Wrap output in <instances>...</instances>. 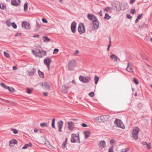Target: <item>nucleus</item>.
I'll return each mask as SVG.
<instances>
[{
    "label": "nucleus",
    "instance_id": "1",
    "mask_svg": "<svg viewBox=\"0 0 152 152\" xmlns=\"http://www.w3.org/2000/svg\"><path fill=\"white\" fill-rule=\"evenodd\" d=\"M139 131L140 129L137 127H135L133 129L132 132V137L136 140L138 139V134Z\"/></svg>",
    "mask_w": 152,
    "mask_h": 152
},
{
    "label": "nucleus",
    "instance_id": "2",
    "mask_svg": "<svg viewBox=\"0 0 152 152\" xmlns=\"http://www.w3.org/2000/svg\"><path fill=\"white\" fill-rule=\"evenodd\" d=\"M71 142L73 143L77 142L78 143H80L79 135H77L76 134L73 133L72 134L71 137Z\"/></svg>",
    "mask_w": 152,
    "mask_h": 152
},
{
    "label": "nucleus",
    "instance_id": "3",
    "mask_svg": "<svg viewBox=\"0 0 152 152\" xmlns=\"http://www.w3.org/2000/svg\"><path fill=\"white\" fill-rule=\"evenodd\" d=\"M79 79L81 82L85 83H88L91 79V77L89 76L84 77L81 75L79 77Z\"/></svg>",
    "mask_w": 152,
    "mask_h": 152
},
{
    "label": "nucleus",
    "instance_id": "4",
    "mask_svg": "<svg viewBox=\"0 0 152 152\" xmlns=\"http://www.w3.org/2000/svg\"><path fill=\"white\" fill-rule=\"evenodd\" d=\"M115 126L118 127L123 129L125 128V126L121 121L120 119L116 118L114 122Z\"/></svg>",
    "mask_w": 152,
    "mask_h": 152
},
{
    "label": "nucleus",
    "instance_id": "5",
    "mask_svg": "<svg viewBox=\"0 0 152 152\" xmlns=\"http://www.w3.org/2000/svg\"><path fill=\"white\" fill-rule=\"evenodd\" d=\"M78 31L80 34H83L85 32V26L84 24L83 23H80L79 24L78 27L77 28Z\"/></svg>",
    "mask_w": 152,
    "mask_h": 152
},
{
    "label": "nucleus",
    "instance_id": "6",
    "mask_svg": "<svg viewBox=\"0 0 152 152\" xmlns=\"http://www.w3.org/2000/svg\"><path fill=\"white\" fill-rule=\"evenodd\" d=\"M76 64V62L75 60H72L70 61L68 64V68L70 70H73Z\"/></svg>",
    "mask_w": 152,
    "mask_h": 152
},
{
    "label": "nucleus",
    "instance_id": "7",
    "mask_svg": "<svg viewBox=\"0 0 152 152\" xmlns=\"http://www.w3.org/2000/svg\"><path fill=\"white\" fill-rule=\"evenodd\" d=\"M107 115H102L99 117H96L94 119V120L97 122H104L106 120L105 118L108 116Z\"/></svg>",
    "mask_w": 152,
    "mask_h": 152
},
{
    "label": "nucleus",
    "instance_id": "8",
    "mask_svg": "<svg viewBox=\"0 0 152 152\" xmlns=\"http://www.w3.org/2000/svg\"><path fill=\"white\" fill-rule=\"evenodd\" d=\"M51 62V59L48 57H46L44 60V63L47 66L48 69H49L50 65Z\"/></svg>",
    "mask_w": 152,
    "mask_h": 152
},
{
    "label": "nucleus",
    "instance_id": "9",
    "mask_svg": "<svg viewBox=\"0 0 152 152\" xmlns=\"http://www.w3.org/2000/svg\"><path fill=\"white\" fill-rule=\"evenodd\" d=\"M77 24L75 21H73L71 25V29L72 32L74 33L76 32Z\"/></svg>",
    "mask_w": 152,
    "mask_h": 152
},
{
    "label": "nucleus",
    "instance_id": "10",
    "mask_svg": "<svg viewBox=\"0 0 152 152\" xmlns=\"http://www.w3.org/2000/svg\"><path fill=\"white\" fill-rule=\"evenodd\" d=\"M32 52L36 57H38L39 58L42 57V56L41 55H38L40 54V50L39 49H37L35 50H32Z\"/></svg>",
    "mask_w": 152,
    "mask_h": 152
},
{
    "label": "nucleus",
    "instance_id": "11",
    "mask_svg": "<svg viewBox=\"0 0 152 152\" xmlns=\"http://www.w3.org/2000/svg\"><path fill=\"white\" fill-rule=\"evenodd\" d=\"M93 30L97 29L98 28L99 25V22L97 19L96 20H94V21L93 22Z\"/></svg>",
    "mask_w": 152,
    "mask_h": 152
},
{
    "label": "nucleus",
    "instance_id": "12",
    "mask_svg": "<svg viewBox=\"0 0 152 152\" xmlns=\"http://www.w3.org/2000/svg\"><path fill=\"white\" fill-rule=\"evenodd\" d=\"M68 128L70 131H72L74 128V123L72 121L68 122L67 123Z\"/></svg>",
    "mask_w": 152,
    "mask_h": 152
},
{
    "label": "nucleus",
    "instance_id": "13",
    "mask_svg": "<svg viewBox=\"0 0 152 152\" xmlns=\"http://www.w3.org/2000/svg\"><path fill=\"white\" fill-rule=\"evenodd\" d=\"M20 3V0H12L11 4L12 6L18 7Z\"/></svg>",
    "mask_w": 152,
    "mask_h": 152
},
{
    "label": "nucleus",
    "instance_id": "14",
    "mask_svg": "<svg viewBox=\"0 0 152 152\" xmlns=\"http://www.w3.org/2000/svg\"><path fill=\"white\" fill-rule=\"evenodd\" d=\"M22 26L24 27L26 29H29L30 27L29 23L26 21H23L22 23Z\"/></svg>",
    "mask_w": 152,
    "mask_h": 152
},
{
    "label": "nucleus",
    "instance_id": "15",
    "mask_svg": "<svg viewBox=\"0 0 152 152\" xmlns=\"http://www.w3.org/2000/svg\"><path fill=\"white\" fill-rule=\"evenodd\" d=\"M87 17L88 19L92 21V22L94 21V20H96L97 19L96 16L90 14H88Z\"/></svg>",
    "mask_w": 152,
    "mask_h": 152
},
{
    "label": "nucleus",
    "instance_id": "16",
    "mask_svg": "<svg viewBox=\"0 0 152 152\" xmlns=\"http://www.w3.org/2000/svg\"><path fill=\"white\" fill-rule=\"evenodd\" d=\"M63 122L62 121H60L57 122V126L58 128V131L61 132V129L62 128Z\"/></svg>",
    "mask_w": 152,
    "mask_h": 152
},
{
    "label": "nucleus",
    "instance_id": "17",
    "mask_svg": "<svg viewBox=\"0 0 152 152\" xmlns=\"http://www.w3.org/2000/svg\"><path fill=\"white\" fill-rule=\"evenodd\" d=\"M69 88L68 86H66L65 85L63 86L61 89V91L63 93H66L68 91Z\"/></svg>",
    "mask_w": 152,
    "mask_h": 152
},
{
    "label": "nucleus",
    "instance_id": "18",
    "mask_svg": "<svg viewBox=\"0 0 152 152\" xmlns=\"http://www.w3.org/2000/svg\"><path fill=\"white\" fill-rule=\"evenodd\" d=\"M127 5V3H123L119 4L120 8L121 10H124L126 9V5Z\"/></svg>",
    "mask_w": 152,
    "mask_h": 152
},
{
    "label": "nucleus",
    "instance_id": "19",
    "mask_svg": "<svg viewBox=\"0 0 152 152\" xmlns=\"http://www.w3.org/2000/svg\"><path fill=\"white\" fill-rule=\"evenodd\" d=\"M36 69L34 68H33L31 71L28 72L27 75H28L29 76H33L34 75Z\"/></svg>",
    "mask_w": 152,
    "mask_h": 152
},
{
    "label": "nucleus",
    "instance_id": "20",
    "mask_svg": "<svg viewBox=\"0 0 152 152\" xmlns=\"http://www.w3.org/2000/svg\"><path fill=\"white\" fill-rule=\"evenodd\" d=\"M126 70L129 72H131L132 73L133 72V71L132 69V65L130 64L129 62L128 63L127 66L126 68Z\"/></svg>",
    "mask_w": 152,
    "mask_h": 152
},
{
    "label": "nucleus",
    "instance_id": "21",
    "mask_svg": "<svg viewBox=\"0 0 152 152\" xmlns=\"http://www.w3.org/2000/svg\"><path fill=\"white\" fill-rule=\"evenodd\" d=\"M42 86L45 89H48L49 88L50 86L48 83L46 82H44L42 84Z\"/></svg>",
    "mask_w": 152,
    "mask_h": 152
},
{
    "label": "nucleus",
    "instance_id": "22",
    "mask_svg": "<svg viewBox=\"0 0 152 152\" xmlns=\"http://www.w3.org/2000/svg\"><path fill=\"white\" fill-rule=\"evenodd\" d=\"M106 143L104 141H100L99 143V146L102 148H104L106 146Z\"/></svg>",
    "mask_w": 152,
    "mask_h": 152
},
{
    "label": "nucleus",
    "instance_id": "23",
    "mask_svg": "<svg viewBox=\"0 0 152 152\" xmlns=\"http://www.w3.org/2000/svg\"><path fill=\"white\" fill-rule=\"evenodd\" d=\"M42 39H43V42H48L50 40V39L47 36H44Z\"/></svg>",
    "mask_w": 152,
    "mask_h": 152
},
{
    "label": "nucleus",
    "instance_id": "24",
    "mask_svg": "<svg viewBox=\"0 0 152 152\" xmlns=\"http://www.w3.org/2000/svg\"><path fill=\"white\" fill-rule=\"evenodd\" d=\"M18 143V141L15 139H12L9 142V145L10 144H16Z\"/></svg>",
    "mask_w": 152,
    "mask_h": 152
},
{
    "label": "nucleus",
    "instance_id": "25",
    "mask_svg": "<svg viewBox=\"0 0 152 152\" xmlns=\"http://www.w3.org/2000/svg\"><path fill=\"white\" fill-rule=\"evenodd\" d=\"M32 144L31 143L26 144H25L22 148L23 149H25L27 148L28 147H31L32 146Z\"/></svg>",
    "mask_w": 152,
    "mask_h": 152
},
{
    "label": "nucleus",
    "instance_id": "26",
    "mask_svg": "<svg viewBox=\"0 0 152 152\" xmlns=\"http://www.w3.org/2000/svg\"><path fill=\"white\" fill-rule=\"evenodd\" d=\"M67 138H66L65 139V141L63 143L61 147L63 149H64L66 147L67 142Z\"/></svg>",
    "mask_w": 152,
    "mask_h": 152
},
{
    "label": "nucleus",
    "instance_id": "27",
    "mask_svg": "<svg viewBox=\"0 0 152 152\" xmlns=\"http://www.w3.org/2000/svg\"><path fill=\"white\" fill-rule=\"evenodd\" d=\"M38 74L39 77L41 78H44V73L43 72H41L39 70L38 71Z\"/></svg>",
    "mask_w": 152,
    "mask_h": 152
},
{
    "label": "nucleus",
    "instance_id": "28",
    "mask_svg": "<svg viewBox=\"0 0 152 152\" xmlns=\"http://www.w3.org/2000/svg\"><path fill=\"white\" fill-rule=\"evenodd\" d=\"M142 14H139L137 16V18L135 20V23H137L139 20L141 18L142 16Z\"/></svg>",
    "mask_w": 152,
    "mask_h": 152
},
{
    "label": "nucleus",
    "instance_id": "29",
    "mask_svg": "<svg viewBox=\"0 0 152 152\" xmlns=\"http://www.w3.org/2000/svg\"><path fill=\"white\" fill-rule=\"evenodd\" d=\"M111 18V16L107 14L106 13L105 14L104 19L106 20H109Z\"/></svg>",
    "mask_w": 152,
    "mask_h": 152
},
{
    "label": "nucleus",
    "instance_id": "30",
    "mask_svg": "<svg viewBox=\"0 0 152 152\" xmlns=\"http://www.w3.org/2000/svg\"><path fill=\"white\" fill-rule=\"evenodd\" d=\"M85 137V138H87L90 135V133L88 132H84Z\"/></svg>",
    "mask_w": 152,
    "mask_h": 152
},
{
    "label": "nucleus",
    "instance_id": "31",
    "mask_svg": "<svg viewBox=\"0 0 152 152\" xmlns=\"http://www.w3.org/2000/svg\"><path fill=\"white\" fill-rule=\"evenodd\" d=\"M40 54L42 56V57L43 56H45L47 55V53L46 51L43 50H40Z\"/></svg>",
    "mask_w": 152,
    "mask_h": 152
},
{
    "label": "nucleus",
    "instance_id": "32",
    "mask_svg": "<svg viewBox=\"0 0 152 152\" xmlns=\"http://www.w3.org/2000/svg\"><path fill=\"white\" fill-rule=\"evenodd\" d=\"M40 126L42 127H47L48 126V124L46 122H44L40 124Z\"/></svg>",
    "mask_w": 152,
    "mask_h": 152
},
{
    "label": "nucleus",
    "instance_id": "33",
    "mask_svg": "<svg viewBox=\"0 0 152 152\" xmlns=\"http://www.w3.org/2000/svg\"><path fill=\"white\" fill-rule=\"evenodd\" d=\"M94 80L95 81V84H96L97 83L99 80V77L96 75L95 76L94 78Z\"/></svg>",
    "mask_w": 152,
    "mask_h": 152
},
{
    "label": "nucleus",
    "instance_id": "34",
    "mask_svg": "<svg viewBox=\"0 0 152 152\" xmlns=\"http://www.w3.org/2000/svg\"><path fill=\"white\" fill-rule=\"evenodd\" d=\"M55 120H56V119L55 118H53L52 120L51 126H52V127L53 128H54L55 127Z\"/></svg>",
    "mask_w": 152,
    "mask_h": 152
},
{
    "label": "nucleus",
    "instance_id": "35",
    "mask_svg": "<svg viewBox=\"0 0 152 152\" xmlns=\"http://www.w3.org/2000/svg\"><path fill=\"white\" fill-rule=\"evenodd\" d=\"M28 4L27 2H26L24 5V9L25 11H26L28 9Z\"/></svg>",
    "mask_w": 152,
    "mask_h": 152
},
{
    "label": "nucleus",
    "instance_id": "36",
    "mask_svg": "<svg viewBox=\"0 0 152 152\" xmlns=\"http://www.w3.org/2000/svg\"><path fill=\"white\" fill-rule=\"evenodd\" d=\"M6 7L5 4L2 3H0V9L2 10H4Z\"/></svg>",
    "mask_w": 152,
    "mask_h": 152
},
{
    "label": "nucleus",
    "instance_id": "37",
    "mask_svg": "<svg viewBox=\"0 0 152 152\" xmlns=\"http://www.w3.org/2000/svg\"><path fill=\"white\" fill-rule=\"evenodd\" d=\"M7 89L9 91L11 92H14L15 91V90L12 87H9V88H7Z\"/></svg>",
    "mask_w": 152,
    "mask_h": 152
},
{
    "label": "nucleus",
    "instance_id": "38",
    "mask_svg": "<svg viewBox=\"0 0 152 152\" xmlns=\"http://www.w3.org/2000/svg\"><path fill=\"white\" fill-rule=\"evenodd\" d=\"M1 85L3 87L4 89H7V88H9V87L7 86L4 83H1Z\"/></svg>",
    "mask_w": 152,
    "mask_h": 152
},
{
    "label": "nucleus",
    "instance_id": "39",
    "mask_svg": "<svg viewBox=\"0 0 152 152\" xmlns=\"http://www.w3.org/2000/svg\"><path fill=\"white\" fill-rule=\"evenodd\" d=\"M147 26V25L146 24L144 23L141 25H139L138 26V28H139L141 29V28H143L146 27Z\"/></svg>",
    "mask_w": 152,
    "mask_h": 152
},
{
    "label": "nucleus",
    "instance_id": "40",
    "mask_svg": "<svg viewBox=\"0 0 152 152\" xmlns=\"http://www.w3.org/2000/svg\"><path fill=\"white\" fill-rule=\"evenodd\" d=\"M4 56L7 58H9L10 57V54L5 52H4Z\"/></svg>",
    "mask_w": 152,
    "mask_h": 152
},
{
    "label": "nucleus",
    "instance_id": "41",
    "mask_svg": "<svg viewBox=\"0 0 152 152\" xmlns=\"http://www.w3.org/2000/svg\"><path fill=\"white\" fill-rule=\"evenodd\" d=\"M11 24L14 28L15 29L17 28V25L14 22L11 23Z\"/></svg>",
    "mask_w": 152,
    "mask_h": 152
},
{
    "label": "nucleus",
    "instance_id": "42",
    "mask_svg": "<svg viewBox=\"0 0 152 152\" xmlns=\"http://www.w3.org/2000/svg\"><path fill=\"white\" fill-rule=\"evenodd\" d=\"M110 7H106L104 9L103 12H108L110 10Z\"/></svg>",
    "mask_w": 152,
    "mask_h": 152
},
{
    "label": "nucleus",
    "instance_id": "43",
    "mask_svg": "<svg viewBox=\"0 0 152 152\" xmlns=\"http://www.w3.org/2000/svg\"><path fill=\"white\" fill-rule=\"evenodd\" d=\"M32 91V89H30L29 88H27L26 89V93L28 94H30L31 93Z\"/></svg>",
    "mask_w": 152,
    "mask_h": 152
},
{
    "label": "nucleus",
    "instance_id": "44",
    "mask_svg": "<svg viewBox=\"0 0 152 152\" xmlns=\"http://www.w3.org/2000/svg\"><path fill=\"white\" fill-rule=\"evenodd\" d=\"M11 130L13 132V133L14 134H18V131L17 129H13V128H12L11 129Z\"/></svg>",
    "mask_w": 152,
    "mask_h": 152
},
{
    "label": "nucleus",
    "instance_id": "45",
    "mask_svg": "<svg viewBox=\"0 0 152 152\" xmlns=\"http://www.w3.org/2000/svg\"><path fill=\"white\" fill-rule=\"evenodd\" d=\"M133 80L134 82V83L136 84L137 85L139 83L137 80L136 78H134Z\"/></svg>",
    "mask_w": 152,
    "mask_h": 152
},
{
    "label": "nucleus",
    "instance_id": "46",
    "mask_svg": "<svg viewBox=\"0 0 152 152\" xmlns=\"http://www.w3.org/2000/svg\"><path fill=\"white\" fill-rule=\"evenodd\" d=\"M88 95L91 97H93L94 95V93L93 92H91L89 93Z\"/></svg>",
    "mask_w": 152,
    "mask_h": 152
},
{
    "label": "nucleus",
    "instance_id": "47",
    "mask_svg": "<svg viewBox=\"0 0 152 152\" xmlns=\"http://www.w3.org/2000/svg\"><path fill=\"white\" fill-rule=\"evenodd\" d=\"M6 23L7 25L8 26H10L11 25V24L10 21L7 20L6 22Z\"/></svg>",
    "mask_w": 152,
    "mask_h": 152
},
{
    "label": "nucleus",
    "instance_id": "48",
    "mask_svg": "<svg viewBox=\"0 0 152 152\" xmlns=\"http://www.w3.org/2000/svg\"><path fill=\"white\" fill-rule=\"evenodd\" d=\"M129 150L128 148H126L124 149H122V152H126L128 151Z\"/></svg>",
    "mask_w": 152,
    "mask_h": 152
},
{
    "label": "nucleus",
    "instance_id": "49",
    "mask_svg": "<svg viewBox=\"0 0 152 152\" xmlns=\"http://www.w3.org/2000/svg\"><path fill=\"white\" fill-rule=\"evenodd\" d=\"M135 10L134 9H132L130 10V13L131 14H134L135 12Z\"/></svg>",
    "mask_w": 152,
    "mask_h": 152
},
{
    "label": "nucleus",
    "instance_id": "50",
    "mask_svg": "<svg viewBox=\"0 0 152 152\" xmlns=\"http://www.w3.org/2000/svg\"><path fill=\"white\" fill-rule=\"evenodd\" d=\"M59 50L58 49L56 48L54 50L53 54H56L58 51Z\"/></svg>",
    "mask_w": 152,
    "mask_h": 152
},
{
    "label": "nucleus",
    "instance_id": "51",
    "mask_svg": "<svg viewBox=\"0 0 152 152\" xmlns=\"http://www.w3.org/2000/svg\"><path fill=\"white\" fill-rule=\"evenodd\" d=\"M42 21L44 23H47L48 22L47 20H46V19L44 18H43L42 19Z\"/></svg>",
    "mask_w": 152,
    "mask_h": 152
},
{
    "label": "nucleus",
    "instance_id": "52",
    "mask_svg": "<svg viewBox=\"0 0 152 152\" xmlns=\"http://www.w3.org/2000/svg\"><path fill=\"white\" fill-rule=\"evenodd\" d=\"M111 41H109V45H108L107 48V51H108L109 48L111 46Z\"/></svg>",
    "mask_w": 152,
    "mask_h": 152
},
{
    "label": "nucleus",
    "instance_id": "53",
    "mask_svg": "<svg viewBox=\"0 0 152 152\" xmlns=\"http://www.w3.org/2000/svg\"><path fill=\"white\" fill-rule=\"evenodd\" d=\"M132 18V16L129 14H127L126 15V18L128 19H131Z\"/></svg>",
    "mask_w": 152,
    "mask_h": 152
},
{
    "label": "nucleus",
    "instance_id": "54",
    "mask_svg": "<svg viewBox=\"0 0 152 152\" xmlns=\"http://www.w3.org/2000/svg\"><path fill=\"white\" fill-rule=\"evenodd\" d=\"M108 152H113V148L112 147H111L109 148Z\"/></svg>",
    "mask_w": 152,
    "mask_h": 152
},
{
    "label": "nucleus",
    "instance_id": "55",
    "mask_svg": "<svg viewBox=\"0 0 152 152\" xmlns=\"http://www.w3.org/2000/svg\"><path fill=\"white\" fill-rule=\"evenodd\" d=\"M81 125L83 127H86L87 126V125L84 123L82 124Z\"/></svg>",
    "mask_w": 152,
    "mask_h": 152
},
{
    "label": "nucleus",
    "instance_id": "56",
    "mask_svg": "<svg viewBox=\"0 0 152 152\" xmlns=\"http://www.w3.org/2000/svg\"><path fill=\"white\" fill-rule=\"evenodd\" d=\"M33 37L34 38L37 37V38H39V35L36 34V35H34Z\"/></svg>",
    "mask_w": 152,
    "mask_h": 152
},
{
    "label": "nucleus",
    "instance_id": "57",
    "mask_svg": "<svg viewBox=\"0 0 152 152\" xmlns=\"http://www.w3.org/2000/svg\"><path fill=\"white\" fill-rule=\"evenodd\" d=\"M36 26L38 28H39L40 26V25L37 21H36Z\"/></svg>",
    "mask_w": 152,
    "mask_h": 152
},
{
    "label": "nucleus",
    "instance_id": "58",
    "mask_svg": "<svg viewBox=\"0 0 152 152\" xmlns=\"http://www.w3.org/2000/svg\"><path fill=\"white\" fill-rule=\"evenodd\" d=\"M115 55L114 54H112L111 55L110 57L112 59H113L114 58Z\"/></svg>",
    "mask_w": 152,
    "mask_h": 152
},
{
    "label": "nucleus",
    "instance_id": "59",
    "mask_svg": "<svg viewBox=\"0 0 152 152\" xmlns=\"http://www.w3.org/2000/svg\"><path fill=\"white\" fill-rule=\"evenodd\" d=\"M98 14L99 15L102 16V10H101L98 13Z\"/></svg>",
    "mask_w": 152,
    "mask_h": 152
},
{
    "label": "nucleus",
    "instance_id": "60",
    "mask_svg": "<svg viewBox=\"0 0 152 152\" xmlns=\"http://www.w3.org/2000/svg\"><path fill=\"white\" fill-rule=\"evenodd\" d=\"M45 144L46 145H50V143L48 141H46L45 142Z\"/></svg>",
    "mask_w": 152,
    "mask_h": 152
},
{
    "label": "nucleus",
    "instance_id": "61",
    "mask_svg": "<svg viewBox=\"0 0 152 152\" xmlns=\"http://www.w3.org/2000/svg\"><path fill=\"white\" fill-rule=\"evenodd\" d=\"M148 149H149L151 148V146L150 144L147 143V145H146Z\"/></svg>",
    "mask_w": 152,
    "mask_h": 152
},
{
    "label": "nucleus",
    "instance_id": "62",
    "mask_svg": "<svg viewBox=\"0 0 152 152\" xmlns=\"http://www.w3.org/2000/svg\"><path fill=\"white\" fill-rule=\"evenodd\" d=\"M136 0H130L129 3L130 4H132Z\"/></svg>",
    "mask_w": 152,
    "mask_h": 152
},
{
    "label": "nucleus",
    "instance_id": "63",
    "mask_svg": "<svg viewBox=\"0 0 152 152\" xmlns=\"http://www.w3.org/2000/svg\"><path fill=\"white\" fill-rule=\"evenodd\" d=\"M142 144H143L144 145H147V143H148L146 142H145V141H143L142 142Z\"/></svg>",
    "mask_w": 152,
    "mask_h": 152
},
{
    "label": "nucleus",
    "instance_id": "64",
    "mask_svg": "<svg viewBox=\"0 0 152 152\" xmlns=\"http://www.w3.org/2000/svg\"><path fill=\"white\" fill-rule=\"evenodd\" d=\"M43 93V95L44 96H48V93L47 92H44Z\"/></svg>",
    "mask_w": 152,
    "mask_h": 152
}]
</instances>
